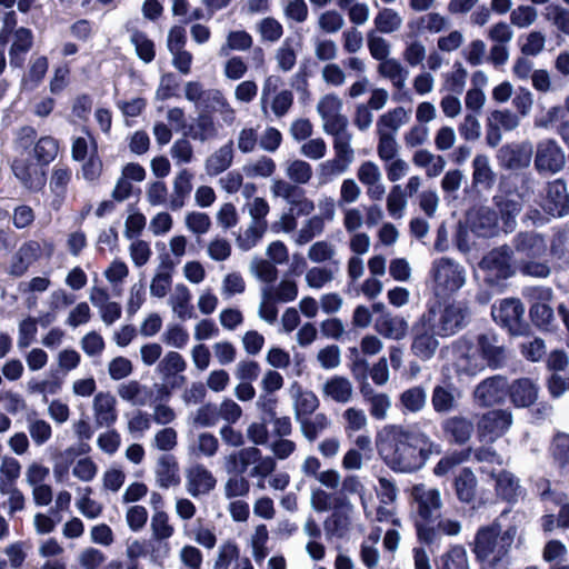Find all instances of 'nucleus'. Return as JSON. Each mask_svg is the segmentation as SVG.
<instances>
[{"instance_id":"a19ab883","label":"nucleus","mask_w":569,"mask_h":569,"mask_svg":"<svg viewBox=\"0 0 569 569\" xmlns=\"http://www.w3.org/2000/svg\"><path fill=\"white\" fill-rule=\"evenodd\" d=\"M412 163L417 168L426 170L428 178L438 177L446 168V159L440 154H435L428 149H418L412 154Z\"/></svg>"},{"instance_id":"4c0bfd02","label":"nucleus","mask_w":569,"mask_h":569,"mask_svg":"<svg viewBox=\"0 0 569 569\" xmlns=\"http://www.w3.org/2000/svg\"><path fill=\"white\" fill-rule=\"evenodd\" d=\"M63 380L52 373L46 378L33 377L26 383V390L29 395L42 397L43 402H48V396H56L62 390Z\"/></svg>"},{"instance_id":"423d86ee","label":"nucleus","mask_w":569,"mask_h":569,"mask_svg":"<svg viewBox=\"0 0 569 569\" xmlns=\"http://www.w3.org/2000/svg\"><path fill=\"white\" fill-rule=\"evenodd\" d=\"M282 86L280 76L270 74L266 77L261 88L260 108L261 112L267 116L268 110L272 114L281 119L289 113L293 106V93L288 89L279 90Z\"/></svg>"},{"instance_id":"6e6552de","label":"nucleus","mask_w":569,"mask_h":569,"mask_svg":"<svg viewBox=\"0 0 569 569\" xmlns=\"http://www.w3.org/2000/svg\"><path fill=\"white\" fill-rule=\"evenodd\" d=\"M53 252L54 246L49 240L42 239L26 241L12 256L9 266V273L13 277H21L34 262L41 258H51Z\"/></svg>"},{"instance_id":"0e129e2a","label":"nucleus","mask_w":569,"mask_h":569,"mask_svg":"<svg viewBox=\"0 0 569 569\" xmlns=\"http://www.w3.org/2000/svg\"><path fill=\"white\" fill-rule=\"evenodd\" d=\"M266 290H269L271 296L279 301V303H289L297 299L299 293L298 283L293 279L282 278L276 284H266L262 287Z\"/></svg>"},{"instance_id":"37998d69","label":"nucleus","mask_w":569,"mask_h":569,"mask_svg":"<svg viewBox=\"0 0 569 569\" xmlns=\"http://www.w3.org/2000/svg\"><path fill=\"white\" fill-rule=\"evenodd\" d=\"M568 109L563 107H552L545 113L537 116L535 119V126L538 128H557L565 141L568 140L569 133L566 126V117Z\"/></svg>"},{"instance_id":"2f4dec72","label":"nucleus","mask_w":569,"mask_h":569,"mask_svg":"<svg viewBox=\"0 0 569 569\" xmlns=\"http://www.w3.org/2000/svg\"><path fill=\"white\" fill-rule=\"evenodd\" d=\"M410 119V109L402 106L392 108L379 116L376 124V132H387L397 136L398 131L406 126Z\"/></svg>"},{"instance_id":"ddd939ff","label":"nucleus","mask_w":569,"mask_h":569,"mask_svg":"<svg viewBox=\"0 0 569 569\" xmlns=\"http://www.w3.org/2000/svg\"><path fill=\"white\" fill-rule=\"evenodd\" d=\"M343 101L335 92L321 96L316 110L322 122L323 132L332 131L341 127H348V119L342 113Z\"/></svg>"},{"instance_id":"c03bdc74","label":"nucleus","mask_w":569,"mask_h":569,"mask_svg":"<svg viewBox=\"0 0 569 569\" xmlns=\"http://www.w3.org/2000/svg\"><path fill=\"white\" fill-rule=\"evenodd\" d=\"M399 408L402 413H418L427 405V391L422 386H413L399 395Z\"/></svg>"},{"instance_id":"9d476101","label":"nucleus","mask_w":569,"mask_h":569,"mask_svg":"<svg viewBox=\"0 0 569 569\" xmlns=\"http://www.w3.org/2000/svg\"><path fill=\"white\" fill-rule=\"evenodd\" d=\"M12 171L29 191H40L46 184L44 166L34 162L31 152H20L12 162Z\"/></svg>"},{"instance_id":"0eeeda50","label":"nucleus","mask_w":569,"mask_h":569,"mask_svg":"<svg viewBox=\"0 0 569 569\" xmlns=\"http://www.w3.org/2000/svg\"><path fill=\"white\" fill-rule=\"evenodd\" d=\"M512 250L508 246L493 249L479 262V270L483 273V281L491 287H500L501 281L513 274L511 266Z\"/></svg>"},{"instance_id":"cd10ccee","label":"nucleus","mask_w":569,"mask_h":569,"mask_svg":"<svg viewBox=\"0 0 569 569\" xmlns=\"http://www.w3.org/2000/svg\"><path fill=\"white\" fill-rule=\"evenodd\" d=\"M532 148L529 143L507 144L499 149L498 159L508 169L528 167L531 161Z\"/></svg>"},{"instance_id":"f704fd0d","label":"nucleus","mask_w":569,"mask_h":569,"mask_svg":"<svg viewBox=\"0 0 569 569\" xmlns=\"http://www.w3.org/2000/svg\"><path fill=\"white\" fill-rule=\"evenodd\" d=\"M326 133L333 137L335 160L349 168L355 160V150L351 146L352 133L348 130V127H341Z\"/></svg>"},{"instance_id":"e433bc0d","label":"nucleus","mask_w":569,"mask_h":569,"mask_svg":"<svg viewBox=\"0 0 569 569\" xmlns=\"http://www.w3.org/2000/svg\"><path fill=\"white\" fill-rule=\"evenodd\" d=\"M460 392L453 386L437 385L432 389L431 405L437 413L445 415L458 408Z\"/></svg>"},{"instance_id":"20e7f679","label":"nucleus","mask_w":569,"mask_h":569,"mask_svg":"<svg viewBox=\"0 0 569 569\" xmlns=\"http://www.w3.org/2000/svg\"><path fill=\"white\" fill-rule=\"evenodd\" d=\"M471 317L469 305L465 300L436 302L428 307L421 318L430 325L440 338H449L465 329Z\"/></svg>"},{"instance_id":"f257e3e1","label":"nucleus","mask_w":569,"mask_h":569,"mask_svg":"<svg viewBox=\"0 0 569 569\" xmlns=\"http://www.w3.org/2000/svg\"><path fill=\"white\" fill-rule=\"evenodd\" d=\"M377 451L386 466L397 473H412L422 469L441 447L426 432L402 425H386L376 436Z\"/></svg>"},{"instance_id":"bf43d9fd","label":"nucleus","mask_w":569,"mask_h":569,"mask_svg":"<svg viewBox=\"0 0 569 569\" xmlns=\"http://www.w3.org/2000/svg\"><path fill=\"white\" fill-rule=\"evenodd\" d=\"M191 139L206 142L218 136V128L209 114H200L186 132Z\"/></svg>"},{"instance_id":"9b49d317","label":"nucleus","mask_w":569,"mask_h":569,"mask_svg":"<svg viewBox=\"0 0 569 569\" xmlns=\"http://www.w3.org/2000/svg\"><path fill=\"white\" fill-rule=\"evenodd\" d=\"M184 489L194 499L210 495L217 487V478L201 462H194L184 468Z\"/></svg>"},{"instance_id":"680f3d73","label":"nucleus","mask_w":569,"mask_h":569,"mask_svg":"<svg viewBox=\"0 0 569 569\" xmlns=\"http://www.w3.org/2000/svg\"><path fill=\"white\" fill-rule=\"evenodd\" d=\"M277 169L274 160L267 156H260L256 159L249 160L243 167L242 171L247 178L256 179L270 178Z\"/></svg>"},{"instance_id":"e2e57ef3","label":"nucleus","mask_w":569,"mask_h":569,"mask_svg":"<svg viewBox=\"0 0 569 569\" xmlns=\"http://www.w3.org/2000/svg\"><path fill=\"white\" fill-rule=\"evenodd\" d=\"M437 569H470L467 550L460 545L452 546L440 556Z\"/></svg>"},{"instance_id":"052dcab7","label":"nucleus","mask_w":569,"mask_h":569,"mask_svg":"<svg viewBox=\"0 0 569 569\" xmlns=\"http://www.w3.org/2000/svg\"><path fill=\"white\" fill-rule=\"evenodd\" d=\"M284 173L288 180L296 186H303L310 182L313 170L308 161L291 159L284 163Z\"/></svg>"},{"instance_id":"7ed1b4c3","label":"nucleus","mask_w":569,"mask_h":569,"mask_svg":"<svg viewBox=\"0 0 569 569\" xmlns=\"http://www.w3.org/2000/svg\"><path fill=\"white\" fill-rule=\"evenodd\" d=\"M515 530L501 533V527L493 523L480 528L476 535L473 552L482 569H506V557L513 542Z\"/></svg>"},{"instance_id":"aec40b11","label":"nucleus","mask_w":569,"mask_h":569,"mask_svg":"<svg viewBox=\"0 0 569 569\" xmlns=\"http://www.w3.org/2000/svg\"><path fill=\"white\" fill-rule=\"evenodd\" d=\"M467 226L478 237H491L497 232V213L488 207L472 208L467 214Z\"/></svg>"},{"instance_id":"1a4fd4ad","label":"nucleus","mask_w":569,"mask_h":569,"mask_svg":"<svg viewBox=\"0 0 569 569\" xmlns=\"http://www.w3.org/2000/svg\"><path fill=\"white\" fill-rule=\"evenodd\" d=\"M150 530L152 539L158 542L150 551V560L161 566L171 552L167 540L174 535V527L171 525L169 515L164 510L153 511Z\"/></svg>"},{"instance_id":"603ef678","label":"nucleus","mask_w":569,"mask_h":569,"mask_svg":"<svg viewBox=\"0 0 569 569\" xmlns=\"http://www.w3.org/2000/svg\"><path fill=\"white\" fill-rule=\"evenodd\" d=\"M338 271L339 267L313 266L306 271L305 282L308 288L320 290L335 280Z\"/></svg>"},{"instance_id":"a18cd8bd","label":"nucleus","mask_w":569,"mask_h":569,"mask_svg":"<svg viewBox=\"0 0 569 569\" xmlns=\"http://www.w3.org/2000/svg\"><path fill=\"white\" fill-rule=\"evenodd\" d=\"M33 36L31 30L19 28L13 36V42L9 51L10 64L16 68L22 67L24 54L31 49Z\"/></svg>"},{"instance_id":"7c9ffc66","label":"nucleus","mask_w":569,"mask_h":569,"mask_svg":"<svg viewBox=\"0 0 569 569\" xmlns=\"http://www.w3.org/2000/svg\"><path fill=\"white\" fill-rule=\"evenodd\" d=\"M363 401L369 408V413L372 419L383 421L388 418L389 411L392 406V400L389 395L378 392L370 386L361 388Z\"/></svg>"},{"instance_id":"58836bf2","label":"nucleus","mask_w":569,"mask_h":569,"mask_svg":"<svg viewBox=\"0 0 569 569\" xmlns=\"http://www.w3.org/2000/svg\"><path fill=\"white\" fill-rule=\"evenodd\" d=\"M515 249L521 258H536L546 252L547 244L539 234L533 232L519 233L515 238Z\"/></svg>"},{"instance_id":"a211bd4d","label":"nucleus","mask_w":569,"mask_h":569,"mask_svg":"<svg viewBox=\"0 0 569 569\" xmlns=\"http://www.w3.org/2000/svg\"><path fill=\"white\" fill-rule=\"evenodd\" d=\"M418 539L426 545H439L441 533L458 536L461 532V522L451 518H441L437 526L430 522H416Z\"/></svg>"},{"instance_id":"dca6fc26","label":"nucleus","mask_w":569,"mask_h":569,"mask_svg":"<svg viewBox=\"0 0 569 569\" xmlns=\"http://www.w3.org/2000/svg\"><path fill=\"white\" fill-rule=\"evenodd\" d=\"M411 497L416 503V510L419 517L416 522H430L433 515L443 506L440 490L427 487L423 483L412 487Z\"/></svg>"},{"instance_id":"13d9d810","label":"nucleus","mask_w":569,"mask_h":569,"mask_svg":"<svg viewBox=\"0 0 569 569\" xmlns=\"http://www.w3.org/2000/svg\"><path fill=\"white\" fill-rule=\"evenodd\" d=\"M402 16L392 8L380 9L375 19L373 24L380 33L390 34L399 31L402 27Z\"/></svg>"},{"instance_id":"5fc2aeb1","label":"nucleus","mask_w":569,"mask_h":569,"mask_svg":"<svg viewBox=\"0 0 569 569\" xmlns=\"http://www.w3.org/2000/svg\"><path fill=\"white\" fill-rule=\"evenodd\" d=\"M308 259L316 264L330 262L332 267H339L340 262L336 260L337 248L327 240L313 242L307 251Z\"/></svg>"},{"instance_id":"8fccbe9b","label":"nucleus","mask_w":569,"mask_h":569,"mask_svg":"<svg viewBox=\"0 0 569 569\" xmlns=\"http://www.w3.org/2000/svg\"><path fill=\"white\" fill-rule=\"evenodd\" d=\"M218 438L210 432H200L187 447L188 453L193 457L212 458L219 450Z\"/></svg>"},{"instance_id":"393cba45","label":"nucleus","mask_w":569,"mask_h":569,"mask_svg":"<svg viewBox=\"0 0 569 569\" xmlns=\"http://www.w3.org/2000/svg\"><path fill=\"white\" fill-rule=\"evenodd\" d=\"M353 511L355 506L349 500H341L325 521L327 533L339 538L343 537L350 528Z\"/></svg>"},{"instance_id":"5701e85b","label":"nucleus","mask_w":569,"mask_h":569,"mask_svg":"<svg viewBox=\"0 0 569 569\" xmlns=\"http://www.w3.org/2000/svg\"><path fill=\"white\" fill-rule=\"evenodd\" d=\"M97 427H110L118 419L117 399L110 392H98L92 402Z\"/></svg>"},{"instance_id":"c9c22d12","label":"nucleus","mask_w":569,"mask_h":569,"mask_svg":"<svg viewBox=\"0 0 569 569\" xmlns=\"http://www.w3.org/2000/svg\"><path fill=\"white\" fill-rule=\"evenodd\" d=\"M548 211L552 216L562 217L569 211V193L567 183L562 179H557L548 187Z\"/></svg>"},{"instance_id":"c85d7f7f","label":"nucleus","mask_w":569,"mask_h":569,"mask_svg":"<svg viewBox=\"0 0 569 569\" xmlns=\"http://www.w3.org/2000/svg\"><path fill=\"white\" fill-rule=\"evenodd\" d=\"M375 330L387 339L402 340L408 333L409 325L403 317L386 312L376 319Z\"/></svg>"},{"instance_id":"4be33fe9","label":"nucleus","mask_w":569,"mask_h":569,"mask_svg":"<svg viewBox=\"0 0 569 569\" xmlns=\"http://www.w3.org/2000/svg\"><path fill=\"white\" fill-rule=\"evenodd\" d=\"M523 313L525 308L518 299H505L491 310L493 320L510 331L518 330Z\"/></svg>"},{"instance_id":"864d4df0","label":"nucleus","mask_w":569,"mask_h":569,"mask_svg":"<svg viewBox=\"0 0 569 569\" xmlns=\"http://www.w3.org/2000/svg\"><path fill=\"white\" fill-rule=\"evenodd\" d=\"M443 430L452 441L462 445L470 439L473 432V425L467 418L452 417L445 421Z\"/></svg>"},{"instance_id":"09e8293b","label":"nucleus","mask_w":569,"mask_h":569,"mask_svg":"<svg viewBox=\"0 0 569 569\" xmlns=\"http://www.w3.org/2000/svg\"><path fill=\"white\" fill-rule=\"evenodd\" d=\"M191 292L184 283H177L174 291L170 296L168 303L173 313L181 320L191 319L193 317L191 307Z\"/></svg>"},{"instance_id":"3c124183","label":"nucleus","mask_w":569,"mask_h":569,"mask_svg":"<svg viewBox=\"0 0 569 569\" xmlns=\"http://www.w3.org/2000/svg\"><path fill=\"white\" fill-rule=\"evenodd\" d=\"M496 480L497 495L507 501H515L521 495L519 480L509 471L490 472Z\"/></svg>"},{"instance_id":"bb28decb","label":"nucleus","mask_w":569,"mask_h":569,"mask_svg":"<svg viewBox=\"0 0 569 569\" xmlns=\"http://www.w3.org/2000/svg\"><path fill=\"white\" fill-rule=\"evenodd\" d=\"M321 393L325 399L345 405L352 400L353 385L347 377L336 375L323 382Z\"/></svg>"},{"instance_id":"c756f323","label":"nucleus","mask_w":569,"mask_h":569,"mask_svg":"<svg viewBox=\"0 0 569 569\" xmlns=\"http://www.w3.org/2000/svg\"><path fill=\"white\" fill-rule=\"evenodd\" d=\"M290 396L292 398L296 421L306 416H311L319 408L320 402L316 393L303 390L298 382L291 385Z\"/></svg>"},{"instance_id":"de8ad7c7","label":"nucleus","mask_w":569,"mask_h":569,"mask_svg":"<svg viewBox=\"0 0 569 569\" xmlns=\"http://www.w3.org/2000/svg\"><path fill=\"white\" fill-rule=\"evenodd\" d=\"M174 268V262L172 260L163 261L157 269L154 276L150 282V295L154 298H164L172 283V270Z\"/></svg>"},{"instance_id":"ea45409f","label":"nucleus","mask_w":569,"mask_h":569,"mask_svg":"<svg viewBox=\"0 0 569 569\" xmlns=\"http://www.w3.org/2000/svg\"><path fill=\"white\" fill-rule=\"evenodd\" d=\"M377 71L380 77L389 80L395 89H405L409 77V71L398 59L389 58L380 62L378 64Z\"/></svg>"},{"instance_id":"79ce46f5","label":"nucleus","mask_w":569,"mask_h":569,"mask_svg":"<svg viewBox=\"0 0 569 569\" xmlns=\"http://www.w3.org/2000/svg\"><path fill=\"white\" fill-rule=\"evenodd\" d=\"M511 401L517 407H529L538 398L537 385L527 378L516 380L509 388Z\"/></svg>"},{"instance_id":"b1692460","label":"nucleus","mask_w":569,"mask_h":569,"mask_svg":"<svg viewBox=\"0 0 569 569\" xmlns=\"http://www.w3.org/2000/svg\"><path fill=\"white\" fill-rule=\"evenodd\" d=\"M193 172L183 168L177 172L172 181V193L169 198V208L177 211L184 207L193 189Z\"/></svg>"},{"instance_id":"f3484780","label":"nucleus","mask_w":569,"mask_h":569,"mask_svg":"<svg viewBox=\"0 0 569 569\" xmlns=\"http://www.w3.org/2000/svg\"><path fill=\"white\" fill-rule=\"evenodd\" d=\"M508 392V381L502 376L486 378L473 390V399L480 407H490L501 402Z\"/></svg>"},{"instance_id":"473e14b6","label":"nucleus","mask_w":569,"mask_h":569,"mask_svg":"<svg viewBox=\"0 0 569 569\" xmlns=\"http://www.w3.org/2000/svg\"><path fill=\"white\" fill-rule=\"evenodd\" d=\"M233 157V143L231 140H229L206 159L204 170L207 174L210 177H216L224 172L232 166Z\"/></svg>"},{"instance_id":"774afa93","label":"nucleus","mask_w":569,"mask_h":569,"mask_svg":"<svg viewBox=\"0 0 569 569\" xmlns=\"http://www.w3.org/2000/svg\"><path fill=\"white\" fill-rule=\"evenodd\" d=\"M343 429L348 437L363 431L369 425V419L365 410L357 407H349L342 413Z\"/></svg>"},{"instance_id":"412c9836","label":"nucleus","mask_w":569,"mask_h":569,"mask_svg":"<svg viewBox=\"0 0 569 569\" xmlns=\"http://www.w3.org/2000/svg\"><path fill=\"white\" fill-rule=\"evenodd\" d=\"M153 472L156 485L160 489H170L180 485L179 462L172 455L159 456Z\"/></svg>"},{"instance_id":"39448f33","label":"nucleus","mask_w":569,"mask_h":569,"mask_svg":"<svg viewBox=\"0 0 569 569\" xmlns=\"http://www.w3.org/2000/svg\"><path fill=\"white\" fill-rule=\"evenodd\" d=\"M429 276L433 293L441 298L455 295L467 282L466 268L458 261L448 257L433 260Z\"/></svg>"},{"instance_id":"4d7b16f0","label":"nucleus","mask_w":569,"mask_h":569,"mask_svg":"<svg viewBox=\"0 0 569 569\" xmlns=\"http://www.w3.org/2000/svg\"><path fill=\"white\" fill-rule=\"evenodd\" d=\"M300 426V431L303 437L312 442L318 436L327 430L331 426V421L326 413L319 412L310 418V416H306L300 420H297Z\"/></svg>"},{"instance_id":"4468645a","label":"nucleus","mask_w":569,"mask_h":569,"mask_svg":"<svg viewBox=\"0 0 569 569\" xmlns=\"http://www.w3.org/2000/svg\"><path fill=\"white\" fill-rule=\"evenodd\" d=\"M519 124V116L509 109L491 111L486 121V143L496 148L502 140V131H512Z\"/></svg>"},{"instance_id":"72a5a7b5","label":"nucleus","mask_w":569,"mask_h":569,"mask_svg":"<svg viewBox=\"0 0 569 569\" xmlns=\"http://www.w3.org/2000/svg\"><path fill=\"white\" fill-rule=\"evenodd\" d=\"M258 448L247 447L223 457V468L228 475H243L256 461Z\"/></svg>"},{"instance_id":"338daca9","label":"nucleus","mask_w":569,"mask_h":569,"mask_svg":"<svg viewBox=\"0 0 569 569\" xmlns=\"http://www.w3.org/2000/svg\"><path fill=\"white\" fill-rule=\"evenodd\" d=\"M455 488L457 497L461 502H471L476 497L477 488V478L475 473L468 468L462 469L456 478Z\"/></svg>"},{"instance_id":"a878e982","label":"nucleus","mask_w":569,"mask_h":569,"mask_svg":"<svg viewBox=\"0 0 569 569\" xmlns=\"http://www.w3.org/2000/svg\"><path fill=\"white\" fill-rule=\"evenodd\" d=\"M471 168L472 186L485 191L491 190L497 181V173L491 166L489 156L477 153L472 160Z\"/></svg>"},{"instance_id":"f03ea898","label":"nucleus","mask_w":569,"mask_h":569,"mask_svg":"<svg viewBox=\"0 0 569 569\" xmlns=\"http://www.w3.org/2000/svg\"><path fill=\"white\" fill-rule=\"evenodd\" d=\"M451 367L459 381L470 380L486 369L498 368L505 350L493 333L463 336L450 345Z\"/></svg>"},{"instance_id":"f8f14e48","label":"nucleus","mask_w":569,"mask_h":569,"mask_svg":"<svg viewBox=\"0 0 569 569\" xmlns=\"http://www.w3.org/2000/svg\"><path fill=\"white\" fill-rule=\"evenodd\" d=\"M438 333L420 317L412 327V342L410 350L421 361H428L437 353L440 341Z\"/></svg>"},{"instance_id":"6ab92c4d","label":"nucleus","mask_w":569,"mask_h":569,"mask_svg":"<svg viewBox=\"0 0 569 569\" xmlns=\"http://www.w3.org/2000/svg\"><path fill=\"white\" fill-rule=\"evenodd\" d=\"M565 163V152L553 140H545L538 143L535 166L539 172L556 173L563 168Z\"/></svg>"},{"instance_id":"6e6d98bb","label":"nucleus","mask_w":569,"mask_h":569,"mask_svg":"<svg viewBox=\"0 0 569 569\" xmlns=\"http://www.w3.org/2000/svg\"><path fill=\"white\" fill-rule=\"evenodd\" d=\"M187 369V361L177 351H168L157 365V372L163 380H169Z\"/></svg>"},{"instance_id":"49530a36","label":"nucleus","mask_w":569,"mask_h":569,"mask_svg":"<svg viewBox=\"0 0 569 569\" xmlns=\"http://www.w3.org/2000/svg\"><path fill=\"white\" fill-rule=\"evenodd\" d=\"M118 396L133 406H146L152 396L151 390L137 380L123 382L117 388Z\"/></svg>"},{"instance_id":"2eb2a0df","label":"nucleus","mask_w":569,"mask_h":569,"mask_svg":"<svg viewBox=\"0 0 569 569\" xmlns=\"http://www.w3.org/2000/svg\"><path fill=\"white\" fill-rule=\"evenodd\" d=\"M512 425V415L507 410H490L478 421V435L485 442H493L502 437Z\"/></svg>"},{"instance_id":"69168bd1","label":"nucleus","mask_w":569,"mask_h":569,"mask_svg":"<svg viewBox=\"0 0 569 569\" xmlns=\"http://www.w3.org/2000/svg\"><path fill=\"white\" fill-rule=\"evenodd\" d=\"M267 228L266 226L250 221L244 229L239 231L236 238L237 247L242 251L251 250L262 239Z\"/></svg>"}]
</instances>
